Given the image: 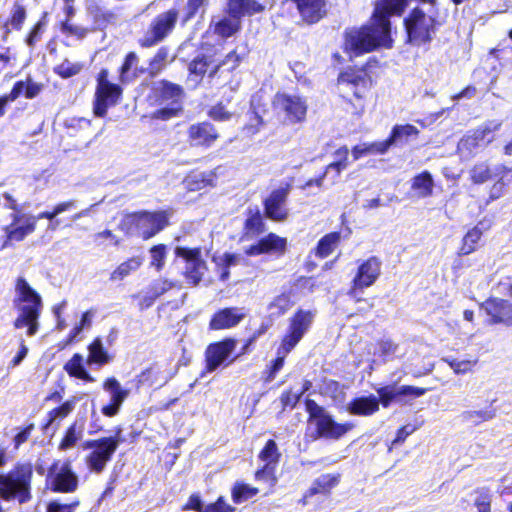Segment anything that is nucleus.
I'll list each match as a JSON object with an SVG mask.
<instances>
[{
    "label": "nucleus",
    "mask_w": 512,
    "mask_h": 512,
    "mask_svg": "<svg viewBox=\"0 0 512 512\" xmlns=\"http://www.w3.org/2000/svg\"><path fill=\"white\" fill-rule=\"evenodd\" d=\"M103 388L110 393L111 400L115 402H124L129 395V390L121 387L119 381L115 377H109L103 382Z\"/></svg>",
    "instance_id": "bf43d9fd"
},
{
    "label": "nucleus",
    "mask_w": 512,
    "mask_h": 512,
    "mask_svg": "<svg viewBox=\"0 0 512 512\" xmlns=\"http://www.w3.org/2000/svg\"><path fill=\"white\" fill-rule=\"evenodd\" d=\"M294 305V302L291 297V292H282L269 303L268 309L271 312V316L273 317H281L286 314Z\"/></svg>",
    "instance_id": "49530a36"
},
{
    "label": "nucleus",
    "mask_w": 512,
    "mask_h": 512,
    "mask_svg": "<svg viewBox=\"0 0 512 512\" xmlns=\"http://www.w3.org/2000/svg\"><path fill=\"white\" fill-rule=\"evenodd\" d=\"M291 184L273 189L263 200L264 215L272 222H284L289 217V209L286 206L291 191Z\"/></svg>",
    "instance_id": "5701e85b"
},
{
    "label": "nucleus",
    "mask_w": 512,
    "mask_h": 512,
    "mask_svg": "<svg viewBox=\"0 0 512 512\" xmlns=\"http://www.w3.org/2000/svg\"><path fill=\"white\" fill-rule=\"evenodd\" d=\"M44 85L33 81L31 77H27L25 80L16 81L10 92L6 93L11 102L17 100L20 96H24L26 99L36 98L43 90Z\"/></svg>",
    "instance_id": "f704fd0d"
},
{
    "label": "nucleus",
    "mask_w": 512,
    "mask_h": 512,
    "mask_svg": "<svg viewBox=\"0 0 512 512\" xmlns=\"http://www.w3.org/2000/svg\"><path fill=\"white\" fill-rule=\"evenodd\" d=\"M264 212L255 207H248L245 211V219L242 225L241 239H252L266 232Z\"/></svg>",
    "instance_id": "c756f323"
},
{
    "label": "nucleus",
    "mask_w": 512,
    "mask_h": 512,
    "mask_svg": "<svg viewBox=\"0 0 512 512\" xmlns=\"http://www.w3.org/2000/svg\"><path fill=\"white\" fill-rule=\"evenodd\" d=\"M295 4L300 19L307 25H313L321 21L327 15L326 0H292Z\"/></svg>",
    "instance_id": "bb28decb"
},
{
    "label": "nucleus",
    "mask_w": 512,
    "mask_h": 512,
    "mask_svg": "<svg viewBox=\"0 0 512 512\" xmlns=\"http://www.w3.org/2000/svg\"><path fill=\"white\" fill-rule=\"evenodd\" d=\"M119 433L120 429H117L114 436L90 439L83 443L84 449L91 450L84 459L91 473L101 474L106 469L107 464L112 460L119 447Z\"/></svg>",
    "instance_id": "9d476101"
},
{
    "label": "nucleus",
    "mask_w": 512,
    "mask_h": 512,
    "mask_svg": "<svg viewBox=\"0 0 512 512\" xmlns=\"http://www.w3.org/2000/svg\"><path fill=\"white\" fill-rule=\"evenodd\" d=\"M236 345L237 340L231 337L210 343L204 352V372L212 373L220 367H227L232 364L238 357H231Z\"/></svg>",
    "instance_id": "6ab92c4d"
},
{
    "label": "nucleus",
    "mask_w": 512,
    "mask_h": 512,
    "mask_svg": "<svg viewBox=\"0 0 512 512\" xmlns=\"http://www.w3.org/2000/svg\"><path fill=\"white\" fill-rule=\"evenodd\" d=\"M220 64L213 54L198 53L187 64L186 84L195 90L205 80L211 82L219 73Z\"/></svg>",
    "instance_id": "dca6fc26"
},
{
    "label": "nucleus",
    "mask_w": 512,
    "mask_h": 512,
    "mask_svg": "<svg viewBox=\"0 0 512 512\" xmlns=\"http://www.w3.org/2000/svg\"><path fill=\"white\" fill-rule=\"evenodd\" d=\"M301 398V393L294 391L292 387L285 389L279 397L282 411H285L286 409H294Z\"/></svg>",
    "instance_id": "338daca9"
},
{
    "label": "nucleus",
    "mask_w": 512,
    "mask_h": 512,
    "mask_svg": "<svg viewBox=\"0 0 512 512\" xmlns=\"http://www.w3.org/2000/svg\"><path fill=\"white\" fill-rule=\"evenodd\" d=\"M218 183V167L205 172L191 170L184 178L183 184L189 192L206 188H215Z\"/></svg>",
    "instance_id": "7c9ffc66"
},
{
    "label": "nucleus",
    "mask_w": 512,
    "mask_h": 512,
    "mask_svg": "<svg viewBox=\"0 0 512 512\" xmlns=\"http://www.w3.org/2000/svg\"><path fill=\"white\" fill-rule=\"evenodd\" d=\"M3 196L8 202L6 208L14 211V213L10 215L11 223L3 227L5 238L2 248H6L10 246L12 242L23 241L28 235L32 234L36 230L37 218L21 213L19 204L10 193L5 192Z\"/></svg>",
    "instance_id": "9b49d317"
},
{
    "label": "nucleus",
    "mask_w": 512,
    "mask_h": 512,
    "mask_svg": "<svg viewBox=\"0 0 512 512\" xmlns=\"http://www.w3.org/2000/svg\"><path fill=\"white\" fill-rule=\"evenodd\" d=\"M175 256L183 259L188 264L202 262V248L198 247H185L177 246L174 250Z\"/></svg>",
    "instance_id": "052dcab7"
},
{
    "label": "nucleus",
    "mask_w": 512,
    "mask_h": 512,
    "mask_svg": "<svg viewBox=\"0 0 512 512\" xmlns=\"http://www.w3.org/2000/svg\"><path fill=\"white\" fill-rule=\"evenodd\" d=\"M150 99L159 108L150 114L152 120L169 121L184 113L186 92L182 85L168 79H161L150 92Z\"/></svg>",
    "instance_id": "423d86ee"
},
{
    "label": "nucleus",
    "mask_w": 512,
    "mask_h": 512,
    "mask_svg": "<svg viewBox=\"0 0 512 512\" xmlns=\"http://www.w3.org/2000/svg\"><path fill=\"white\" fill-rule=\"evenodd\" d=\"M83 432V423L74 421L65 430L62 439L59 442L58 448L61 451H66L75 446L78 440L81 439Z\"/></svg>",
    "instance_id": "a18cd8bd"
},
{
    "label": "nucleus",
    "mask_w": 512,
    "mask_h": 512,
    "mask_svg": "<svg viewBox=\"0 0 512 512\" xmlns=\"http://www.w3.org/2000/svg\"><path fill=\"white\" fill-rule=\"evenodd\" d=\"M352 156L354 160H358L368 154L383 155L386 153L382 141H375L371 143H363L352 147Z\"/></svg>",
    "instance_id": "6e6d98bb"
},
{
    "label": "nucleus",
    "mask_w": 512,
    "mask_h": 512,
    "mask_svg": "<svg viewBox=\"0 0 512 512\" xmlns=\"http://www.w3.org/2000/svg\"><path fill=\"white\" fill-rule=\"evenodd\" d=\"M340 474L326 473L314 479L311 486L304 492L298 501L302 506L309 503V499L316 495L330 496L332 490L340 483Z\"/></svg>",
    "instance_id": "cd10ccee"
},
{
    "label": "nucleus",
    "mask_w": 512,
    "mask_h": 512,
    "mask_svg": "<svg viewBox=\"0 0 512 512\" xmlns=\"http://www.w3.org/2000/svg\"><path fill=\"white\" fill-rule=\"evenodd\" d=\"M483 231L478 226L470 228L462 237L460 245L457 249L459 257L467 256L478 250Z\"/></svg>",
    "instance_id": "ea45409f"
},
{
    "label": "nucleus",
    "mask_w": 512,
    "mask_h": 512,
    "mask_svg": "<svg viewBox=\"0 0 512 512\" xmlns=\"http://www.w3.org/2000/svg\"><path fill=\"white\" fill-rule=\"evenodd\" d=\"M33 465L30 462H16L4 474H0V492L4 501L17 500L24 504L32 499Z\"/></svg>",
    "instance_id": "0eeeda50"
},
{
    "label": "nucleus",
    "mask_w": 512,
    "mask_h": 512,
    "mask_svg": "<svg viewBox=\"0 0 512 512\" xmlns=\"http://www.w3.org/2000/svg\"><path fill=\"white\" fill-rule=\"evenodd\" d=\"M410 191L416 199H425L434 194V180L428 170H424L411 179Z\"/></svg>",
    "instance_id": "72a5a7b5"
},
{
    "label": "nucleus",
    "mask_w": 512,
    "mask_h": 512,
    "mask_svg": "<svg viewBox=\"0 0 512 512\" xmlns=\"http://www.w3.org/2000/svg\"><path fill=\"white\" fill-rule=\"evenodd\" d=\"M495 178L494 183L489 187L486 204H490L502 198L512 182V166L499 163L492 167L488 161L475 163L469 170V179L474 185H482Z\"/></svg>",
    "instance_id": "6e6552de"
},
{
    "label": "nucleus",
    "mask_w": 512,
    "mask_h": 512,
    "mask_svg": "<svg viewBox=\"0 0 512 512\" xmlns=\"http://www.w3.org/2000/svg\"><path fill=\"white\" fill-rule=\"evenodd\" d=\"M489 326L512 327V302L500 297H488L480 304Z\"/></svg>",
    "instance_id": "412c9836"
},
{
    "label": "nucleus",
    "mask_w": 512,
    "mask_h": 512,
    "mask_svg": "<svg viewBox=\"0 0 512 512\" xmlns=\"http://www.w3.org/2000/svg\"><path fill=\"white\" fill-rule=\"evenodd\" d=\"M47 22L48 12H43L39 20L31 26L24 39L25 44L29 48L33 49L42 39Z\"/></svg>",
    "instance_id": "09e8293b"
},
{
    "label": "nucleus",
    "mask_w": 512,
    "mask_h": 512,
    "mask_svg": "<svg viewBox=\"0 0 512 512\" xmlns=\"http://www.w3.org/2000/svg\"><path fill=\"white\" fill-rule=\"evenodd\" d=\"M478 497L474 501V505L478 512H492V495L488 488H478L475 490Z\"/></svg>",
    "instance_id": "774afa93"
},
{
    "label": "nucleus",
    "mask_w": 512,
    "mask_h": 512,
    "mask_svg": "<svg viewBox=\"0 0 512 512\" xmlns=\"http://www.w3.org/2000/svg\"><path fill=\"white\" fill-rule=\"evenodd\" d=\"M342 238L340 231L329 232L318 240L311 253L318 259H325L340 246Z\"/></svg>",
    "instance_id": "4c0bfd02"
},
{
    "label": "nucleus",
    "mask_w": 512,
    "mask_h": 512,
    "mask_svg": "<svg viewBox=\"0 0 512 512\" xmlns=\"http://www.w3.org/2000/svg\"><path fill=\"white\" fill-rule=\"evenodd\" d=\"M444 362L454 371L455 374H466L473 371L478 360H458L456 358H445Z\"/></svg>",
    "instance_id": "0e129e2a"
},
{
    "label": "nucleus",
    "mask_w": 512,
    "mask_h": 512,
    "mask_svg": "<svg viewBox=\"0 0 512 512\" xmlns=\"http://www.w3.org/2000/svg\"><path fill=\"white\" fill-rule=\"evenodd\" d=\"M174 61L171 55V49L168 46H160L147 61L146 74L153 79L163 73L166 68Z\"/></svg>",
    "instance_id": "473e14b6"
},
{
    "label": "nucleus",
    "mask_w": 512,
    "mask_h": 512,
    "mask_svg": "<svg viewBox=\"0 0 512 512\" xmlns=\"http://www.w3.org/2000/svg\"><path fill=\"white\" fill-rule=\"evenodd\" d=\"M88 358L87 361L91 364L105 365L109 363L112 357L108 354L107 350L103 347L102 341L96 337L88 345Z\"/></svg>",
    "instance_id": "c03bdc74"
},
{
    "label": "nucleus",
    "mask_w": 512,
    "mask_h": 512,
    "mask_svg": "<svg viewBox=\"0 0 512 512\" xmlns=\"http://www.w3.org/2000/svg\"><path fill=\"white\" fill-rule=\"evenodd\" d=\"M258 458L263 461L264 464H270L277 467L281 459V453L275 440L269 439L266 441L264 447L258 454Z\"/></svg>",
    "instance_id": "864d4df0"
},
{
    "label": "nucleus",
    "mask_w": 512,
    "mask_h": 512,
    "mask_svg": "<svg viewBox=\"0 0 512 512\" xmlns=\"http://www.w3.org/2000/svg\"><path fill=\"white\" fill-rule=\"evenodd\" d=\"M173 283L167 279H157L153 281L148 287L150 295V303H154L156 299L164 295L166 292L173 288Z\"/></svg>",
    "instance_id": "e2e57ef3"
},
{
    "label": "nucleus",
    "mask_w": 512,
    "mask_h": 512,
    "mask_svg": "<svg viewBox=\"0 0 512 512\" xmlns=\"http://www.w3.org/2000/svg\"><path fill=\"white\" fill-rule=\"evenodd\" d=\"M187 141L192 147L209 149L220 139L216 126L208 121H199L191 124L186 131Z\"/></svg>",
    "instance_id": "b1692460"
},
{
    "label": "nucleus",
    "mask_w": 512,
    "mask_h": 512,
    "mask_svg": "<svg viewBox=\"0 0 512 512\" xmlns=\"http://www.w3.org/2000/svg\"><path fill=\"white\" fill-rule=\"evenodd\" d=\"M179 11L170 8L157 14L149 23L146 32L137 40L142 49L152 48L168 38L176 28Z\"/></svg>",
    "instance_id": "ddd939ff"
},
{
    "label": "nucleus",
    "mask_w": 512,
    "mask_h": 512,
    "mask_svg": "<svg viewBox=\"0 0 512 512\" xmlns=\"http://www.w3.org/2000/svg\"><path fill=\"white\" fill-rule=\"evenodd\" d=\"M382 262L377 256H370L357 267L347 295L355 302L362 301L360 294L371 287L381 275Z\"/></svg>",
    "instance_id": "f3484780"
},
{
    "label": "nucleus",
    "mask_w": 512,
    "mask_h": 512,
    "mask_svg": "<svg viewBox=\"0 0 512 512\" xmlns=\"http://www.w3.org/2000/svg\"><path fill=\"white\" fill-rule=\"evenodd\" d=\"M77 399L75 397H71L70 399L63 402L61 405L51 409L42 423L41 429L43 431L48 430V428L54 423L56 419H64L66 418L75 408Z\"/></svg>",
    "instance_id": "79ce46f5"
},
{
    "label": "nucleus",
    "mask_w": 512,
    "mask_h": 512,
    "mask_svg": "<svg viewBox=\"0 0 512 512\" xmlns=\"http://www.w3.org/2000/svg\"><path fill=\"white\" fill-rule=\"evenodd\" d=\"M391 32L370 18V23L346 29L343 33L342 51L350 62L355 58L378 50L392 48Z\"/></svg>",
    "instance_id": "f03ea898"
},
{
    "label": "nucleus",
    "mask_w": 512,
    "mask_h": 512,
    "mask_svg": "<svg viewBox=\"0 0 512 512\" xmlns=\"http://www.w3.org/2000/svg\"><path fill=\"white\" fill-rule=\"evenodd\" d=\"M161 376V370L155 365H151L142 370L136 376L137 387H152L155 385Z\"/></svg>",
    "instance_id": "4d7b16f0"
},
{
    "label": "nucleus",
    "mask_w": 512,
    "mask_h": 512,
    "mask_svg": "<svg viewBox=\"0 0 512 512\" xmlns=\"http://www.w3.org/2000/svg\"><path fill=\"white\" fill-rule=\"evenodd\" d=\"M409 5V0H376L371 19L380 23L391 32L392 16H402Z\"/></svg>",
    "instance_id": "393cba45"
},
{
    "label": "nucleus",
    "mask_w": 512,
    "mask_h": 512,
    "mask_svg": "<svg viewBox=\"0 0 512 512\" xmlns=\"http://www.w3.org/2000/svg\"><path fill=\"white\" fill-rule=\"evenodd\" d=\"M109 76L107 68H102L96 75L93 114L99 118L106 117L108 109L117 105L123 95V88L111 82Z\"/></svg>",
    "instance_id": "f8f14e48"
},
{
    "label": "nucleus",
    "mask_w": 512,
    "mask_h": 512,
    "mask_svg": "<svg viewBox=\"0 0 512 512\" xmlns=\"http://www.w3.org/2000/svg\"><path fill=\"white\" fill-rule=\"evenodd\" d=\"M76 207V201L73 199L57 203L52 210L40 212L37 216L38 219L54 220L59 214L69 211Z\"/></svg>",
    "instance_id": "680f3d73"
},
{
    "label": "nucleus",
    "mask_w": 512,
    "mask_h": 512,
    "mask_svg": "<svg viewBox=\"0 0 512 512\" xmlns=\"http://www.w3.org/2000/svg\"><path fill=\"white\" fill-rule=\"evenodd\" d=\"M379 409L377 397L374 395L355 397L347 405V411L355 416H371L377 413Z\"/></svg>",
    "instance_id": "c9c22d12"
},
{
    "label": "nucleus",
    "mask_w": 512,
    "mask_h": 512,
    "mask_svg": "<svg viewBox=\"0 0 512 512\" xmlns=\"http://www.w3.org/2000/svg\"><path fill=\"white\" fill-rule=\"evenodd\" d=\"M500 124L491 126L490 124H483L475 129L468 131L460 140L459 144L462 149L473 152L481 146L489 144L492 141V134L498 130Z\"/></svg>",
    "instance_id": "a878e982"
},
{
    "label": "nucleus",
    "mask_w": 512,
    "mask_h": 512,
    "mask_svg": "<svg viewBox=\"0 0 512 512\" xmlns=\"http://www.w3.org/2000/svg\"><path fill=\"white\" fill-rule=\"evenodd\" d=\"M171 214L168 209L129 212L123 216L118 228L127 237L137 236L147 241L170 225Z\"/></svg>",
    "instance_id": "39448f33"
},
{
    "label": "nucleus",
    "mask_w": 512,
    "mask_h": 512,
    "mask_svg": "<svg viewBox=\"0 0 512 512\" xmlns=\"http://www.w3.org/2000/svg\"><path fill=\"white\" fill-rule=\"evenodd\" d=\"M15 292L16 296L13 304L19 313L13 322V326L16 329L26 327L27 335L34 336L39 330L38 320L43 307L41 295L23 277L16 279Z\"/></svg>",
    "instance_id": "20e7f679"
},
{
    "label": "nucleus",
    "mask_w": 512,
    "mask_h": 512,
    "mask_svg": "<svg viewBox=\"0 0 512 512\" xmlns=\"http://www.w3.org/2000/svg\"><path fill=\"white\" fill-rule=\"evenodd\" d=\"M334 154L335 156H337L338 159L326 165L323 172H325V175H327L329 171H333L334 178L338 179L342 171L345 170L349 165V149L346 145H343L336 149Z\"/></svg>",
    "instance_id": "de8ad7c7"
},
{
    "label": "nucleus",
    "mask_w": 512,
    "mask_h": 512,
    "mask_svg": "<svg viewBox=\"0 0 512 512\" xmlns=\"http://www.w3.org/2000/svg\"><path fill=\"white\" fill-rule=\"evenodd\" d=\"M47 489L54 493L68 494L78 489L79 480L77 474L73 471L69 459L61 462L54 460L48 467L45 478Z\"/></svg>",
    "instance_id": "2eb2a0df"
},
{
    "label": "nucleus",
    "mask_w": 512,
    "mask_h": 512,
    "mask_svg": "<svg viewBox=\"0 0 512 512\" xmlns=\"http://www.w3.org/2000/svg\"><path fill=\"white\" fill-rule=\"evenodd\" d=\"M380 67L379 58L370 56L361 66H348L340 71L337 76L336 83L338 86H346L351 89L356 103H353L352 99H348V101L355 106L357 114L364 111L368 93L373 85L372 74Z\"/></svg>",
    "instance_id": "7ed1b4c3"
},
{
    "label": "nucleus",
    "mask_w": 512,
    "mask_h": 512,
    "mask_svg": "<svg viewBox=\"0 0 512 512\" xmlns=\"http://www.w3.org/2000/svg\"><path fill=\"white\" fill-rule=\"evenodd\" d=\"M272 107L284 116L287 124H300L306 120L308 104L300 95L277 92L272 99Z\"/></svg>",
    "instance_id": "a211bd4d"
},
{
    "label": "nucleus",
    "mask_w": 512,
    "mask_h": 512,
    "mask_svg": "<svg viewBox=\"0 0 512 512\" xmlns=\"http://www.w3.org/2000/svg\"><path fill=\"white\" fill-rule=\"evenodd\" d=\"M228 5L231 16L238 19L241 16L262 13L265 10V6L257 0H229Z\"/></svg>",
    "instance_id": "58836bf2"
},
{
    "label": "nucleus",
    "mask_w": 512,
    "mask_h": 512,
    "mask_svg": "<svg viewBox=\"0 0 512 512\" xmlns=\"http://www.w3.org/2000/svg\"><path fill=\"white\" fill-rule=\"evenodd\" d=\"M494 402H496V399L492 400L489 407H487L486 409L464 411L462 413L463 419L471 421L475 425L494 419L497 414V409L493 407Z\"/></svg>",
    "instance_id": "8fccbe9b"
},
{
    "label": "nucleus",
    "mask_w": 512,
    "mask_h": 512,
    "mask_svg": "<svg viewBox=\"0 0 512 512\" xmlns=\"http://www.w3.org/2000/svg\"><path fill=\"white\" fill-rule=\"evenodd\" d=\"M241 29V23L236 19H231L228 17H223L219 21H217L214 25V33L223 38L227 39L237 32H239Z\"/></svg>",
    "instance_id": "3c124183"
},
{
    "label": "nucleus",
    "mask_w": 512,
    "mask_h": 512,
    "mask_svg": "<svg viewBox=\"0 0 512 512\" xmlns=\"http://www.w3.org/2000/svg\"><path fill=\"white\" fill-rule=\"evenodd\" d=\"M207 116L215 122H225L232 118L233 112L229 111L222 101H219L208 109Z\"/></svg>",
    "instance_id": "69168bd1"
},
{
    "label": "nucleus",
    "mask_w": 512,
    "mask_h": 512,
    "mask_svg": "<svg viewBox=\"0 0 512 512\" xmlns=\"http://www.w3.org/2000/svg\"><path fill=\"white\" fill-rule=\"evenodd\" d=\"M376 346L377 350L375 354L381 358L383 362L394 360L399 350V344L392 339H380L377 341Z\"/></svg>",
    "instance_id": "5fc2aeb1"
},
{
    "label": "nucleus",
    "mask_w": 512,
    "mask_h": 512,
    "mask_svg": "<svg viewBox=\"0 0 512 512\" xmlns=\"http://www.w3.org/2000/svg\"><path fill=\"white\" fill-rule=\"evenodd\" d=\"M407 39L418 46L430 43L436 32L437 20L420 7H414L403 20Z\"/></svg>",
    "instance_id": "4468645a"
},
{
    "label": "nucleus",
    "mask_w": 512,
    "mask_h": 512,
    "mask_svg": "<svg viewBox=\"0 0 512 512\" xmlns=\"http://www.w3.org/2000/svg\"><path fill=\"white\" fill-rule=\"evenodd\" d=\"M288 251V240L274 232H269L266 235L257 239L256 242L247 246L244 254L248 257H257L260 255H267L279 259L283 257Z\"/></svg>",
    "instance_id": "4be33fe9"
},
{
    "label": "nucleus",
    "mask_w": 512,
    "mask_h": 512,
    "mask_svg": "<svg viewBox=\"0 0 512 512\" xmlns=\"http://www.w3.org/2000/svg\"><path fill=\"white\" fill-rule=\"evenodd\" d=\"M207 269V265H206V262L205 260H202V262H196V263H192V264H189L183 275L185 277V280L187 281L188 284H190L191 286H198L200 284V282L202 281L203 279V275H204V270Z\"/></svg>",
    "instance_id": "13d9d810"
},
{
    "label": "nucleus",
    "mask_w": 512,
    "mask_h": 512,
    "mask_svg": "<svg viewBox=\"0 0 512 512\" xmlns=\"http://www.w3.org/2000/svg\"><path fill=\"white\" fill-rule=\"evenodd\" d=\"M431 388L416 387L412 385L398 386L397 382L381 386L376 389L377 402L383 408L390 407L393 403H407L429 392Z\"/></svg>",
    "instance_id": "aec40b11"
},
{
    "label": "nucleus",
    "mask_w": 512,
    "mask_h": 512,
    "mask_svg": "<svg viewBox=\"0 0 512 512\" xmlns=\"http://www.w3.org/2000/svg\"><path fill=\"white\" fill-rule=\"evenodd\" d=\"M143 261L144 258L140 255L129 257L110 273L109 279L111 281H122L133 272L137 271L142 266Z\"/></svg>",
    "instance_id": "a19ab883"
},
{
    "label": "nucleus",
    "mask_w": 512,
    "mask_h": 512,
    "mask_svg": "<svg viewBox=\"0 0 512 512\" xmlns=\"http://www.w3.org/2000/svg\"><path fill=\"white\" fill-rule=\"evenodd\" d=\"M419 134V129L412 124H396L392 127L388 137L382 142L387 152L391 146L405 145L410 138H418Z\"/></svg>",
    "instance_id": "2f4dec72"
},
{
    "label": "nucleus",
    "mask_w": 512,
    "mask_h": 512,
    "mask_svg": "<svg viewBox=\"0 0 512 512\" xmlns=\"http://www.w3.org/2000/svg\"><path fill=\"white\" fill-rule=\"evenodd\" d=\"M63 369L70 377L87 382L93 381V378L86 371L83 365V356L80 353L73 354V356L64 364Z\"/></svg>",
    "instance_id": "37998d69"
},
{
    "label": "nucleus",
    "mask_w": 512,
    "mask_h": 512,
    "mask_svg": "<svg viewBox=\"0 0 512 512\" xmlns=\"http://www.w3.org/2000/svg\"><path fill=\"white\" fill-rule=\"evenodd\" d=\"M304 404L308 413L307 422L314 425V440H339L355 427L352 422H336L334 417L313 399L306 398Z\"/></svg>",
    "instance_id": "1a4fd4ad"
},
{
    "label": "nucleus",
    "mask_w": 512,
    "mask_h": 512,
    "mask_svg": "<svg viewBox=\"0 0 512 512\" xmlns=\"http://www.w3.org/2000/svg\"><path fill=\"white\" fill-rule=\"evenodd\" d=\"M259 493L257 487L250 486L244 482H236L231 488V498L234 504H241L255 497Z\"/></svg>",
    "instance_id": "603ef678"
},
{
    "label": "nucleus",
    "mask_w": 512,
    "mask_h": 512,
    "mask_svg": "<svg viewBox=\"0 0 512 512\" xmlns=\"http://www.w3.org/2000/svg\"><path fill=\"white\" fill-rule=\"evenodd\" d=\"M27 19V9L20 0H15L10 9L9 15L3 24L6 35L13 31H21Z\"/></svg>",
    "instance_id": "e433bc0d"
},
{
    "label": "nucleus",
    "mask_w": 512,
    "mask_h": 512,
    "mask_svg": "<svg viewBox=\"0 0 512 512\" xmlns=\"http://www.w3.org/2000/svg\"><path fill=\"white\" fill-rule=\"evenodd\" d=\"M245 317L241 308L225 307L215 311L209 320V329L213 331L236 327Z\"/></svg>",
    "instance_id": "c85d7f7f"
},
{
    "label": "nucleus",
    "mask_w": 512,
    "mask_h": 512,
    "mask_svg": "<svg viewBox=\"0 0 512 512\" xmlns=\"http://www.w3.org/2000/svg\"><path fill=\"white\" fill-rule=\"evenodd\" d=\"M315 311L298 308L288 319L285 333L280 339L276 358L268 364L262 372V381L265 384L272 382L282 370L286 356L299 344L305 334L311 329L315 318Z\"/></svg>",
    "instance_id": "f257e3e1"
}]
</instances>
